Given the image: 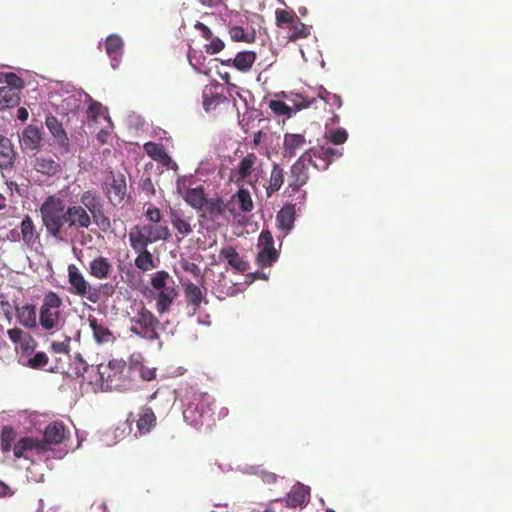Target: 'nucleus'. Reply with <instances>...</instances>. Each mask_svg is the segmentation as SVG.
Returning a JSON list of instances; mask_svg holds the SVG:
<instances>
[{
    "instance_id": "aec40b11",
    "label": "nucleus",
    "mask_w": 512,
    "mask_h": 512,
    "mask_svg": "<svg viewBox=\"0 0 512 512\" xmlns=\"http://www.w3.org/2000/svg\"><path fill=\"white\" fill-rule=\"evenodd\" d=\"M25 149L38 150L42 144V130L34 125H28L22 132L20 139Z\"/></svg>"
},
{
    "instance_id": "f704fd0d",
    "label": "nucleus",
    "mask_w": 512,
    "mask_h": 512,
    "mask_svg": "<svg viewBox=\"0 0 512 512\" xmlns=\"http://www.w3.org/2000/svg\"><path fill=\"white\" fill-rule=\"evenodd\" d=\"M21 239L27 246H32L35 242V225L32 218L26 215L20 224Z\"/></svg>"
},
{
    "instance_id": "603ef678",
    "label": "nucleus",
    "mask_w": 512,
    "mask_h": 512,
    "mask_svg": "<svg viewBox=\"0 0 512 512\" xmlns=\"http://www.w3.org/2000/svg\"><path fill=\"white\" fill-rule=\"evenodd\" d=\"M70 342H71V338L69 336H65V339L63 341L52 342L51 350L54 353H58V354H69Z\"/></svg>"
},
{
    "instance_id": "72a5a7b5",
    "label": "nucleus",
    "mask_w": 512,
    "mask_h": 512,
    "mask_svg": "<svg viewBox=\"0 0 512 512\" xmlns=\"http://www.w3.org/2000/svg\"><path fill=\"white\" fill-rule=\"evenodd\" d=\"M185 201L195 209H202L207 202L204 189L201 186L188 189Z\"/></svg>"
},
{
    "instance_id": "37998d69",
    "label": "nucleus",
    "mask_w": 512,
    "mask_h": 512,
    "mask_svg": "<svg viewBox=\"0 0 512 512\" xmlns=\"http://www.w3.org/2000/svg\"><path fill=\"white\" fill-rule=\"evenodd\" d=\"M239 208L243 212H250L253 209V201L250 192L246 189H239L235 195Z\"/></svg>"
},
{
    "instance_id": "58836bf2",
    "label": "nucleus",
    "mask_w": 512,
    "mask_h": 512,
    "mask_svg": "<svg viewBox=\"0 0 512 512\" xmlns=\"http://www.w3.org/2000/svg\"><path fill=\"white\" fill-rule=\"evenodd\" d=\"M16 432L12 427L4 426L0 435V448L3 452L11 450L12 444L15 441Z\"/></svg>"
},
{
    "instance_id": "4c0bfd02",
    "label": "nucleus",
    "mask_w": 512,
    "mask_h": 512,
    "mask_svg": "<svg viewBox=\"0 0 512 512\" xmlns=\"http://www.w3.org/2000/svg\"><path fill=\"white\" fill-rule=\"evenodd\" d=\"M139 255L135 259V266L142 271H149L155 267L151 253L145 248L137 251Z\"/></svg>"
},
{
    "instance_id": "bf43d9fd",
    "label": "nucleus",
    "mask_w": 512,
    "mask_h": 512,
    "mask_svg": "<svg viewBox=\"0 0 512 512\" xmlns=\"http://www.w3.org/2000/svg\"><path fill=\"white\" fill-rule=\"evenodd\" d=\"M141 188L147 196L155 195L156 190L150 177L141 178Z\"/></svg>"
},
{
    "instance_id": "2f4dec72",
    "label": "nucleus",
    "mask_w": 512,
    "mask_h": 512,
    "mask_svg": "<svg viewBox=\"0 0 512 512\" xmlns=\"http://www.w3.org/2000/svg\"><path fill=\"white\" fill-rule=\"evenodd\" d=\"M89 326L93 331V336L98 343L109 342L112 339V332L105 325L98 322V320L89 316Z\"/></svg>"
},
{
    "instance_id": "4d7b16f0",
    "label": "nucleus",
    "mask_w": 512,
    "mask_h": 512,
    "mask_svg": "<svg viewBox=\"0 0 512 512\" xmlns=\"http://www.w3.org/2000/svg\"><path fill=\"white\" fill-rule=\"evenodd\" d=\"M24 334V331L17 327L9 329L7 331L9 339L15 344H20L23 341V339L26 337L24 336Z\"/></svg>"
},
{
    "instance_id": "412c9836",
    "label": "nucleus",
    "mask_w": 512,
    "mask_h": 512,
    "mask_svg": "<svg viewBox=\"0 0 512 512\" xmlns=\"http://www.w3.org/2000/svg\"><path fill=\"white\" fill-rule=\"evenodd\" d=\"M285 177L286 172L284 168L280 164L274 163L268 179V185L266 186L267 197H271L283 187Z\"/></svg>"
},
{
    "instance_id": "a19ab883",
    "label": "nucleus",
    "mask_w": 512,
    "mask_h": 512,
    "mask_svg": "<svg viewBox=\"0 0 512 512\" xmlns=\"http://www.w3.org/2000/svg\"><path fill=\"white\" fill-rule=\"evenodd\" d=\"M204 207L212 218L221 216L225 211L224 202L220 198L207 199Z\"/></svg>"
},
{
    "instance_id": "473e14b6",
    "label": "nucleus",
    "mask_w": 512,
    "mask_h": 512,
    "mask_svg": "<svg viewBox=\"0 0 512 512\" xmlns=\"http://www.w3.org/2000/svg\"><path fill=\"white\" fill-rule=\"evenodd\" d=\"M19 102L20 92L11 87L0 88V110L15 107Z\"/></svg>"
},
{
    "instance_id": "79ce46f5",
    "label": "nucleus",
    "mask_w": 512,
    "mask_h": 512,
    "mask_svg": "<svg viewBox=\"0 0 512 512\" xmlns=\"http://www.w3.org/2000/svg\"><path fill=\"white\" fill-rule=\"evenodd\" d=\"M276 25L282 27L283 25H291L298 18L293 10L278 9L275 12Z\"/></svg>"
},
{
    "instance_id": "4be33fe9",
    "label": "nucleus",
    "mask_w": 512,
    "mask_h": 512,
    "mask_svg": "<svg viewBox=\"0 0 512 512\" xmlns=\"http://www.w3.org/2000/svg\"><path fill=\"white\" fill-rule=\"evenodd\" d=\"M17 153L10 139L0 136V169H11Z\"/></svg>"
},
{
    "instance_id": "49530a36",
    "label": "nucleus",
    "mask_w": 512,
    "mask_h": 512,
    "mask_svg": "<svg viewBox=\"0 0 512 512\" xmlns=\"http://www.w3.org/2000/svg\"><path fill=\"white\" fill-rule=\"evenodd\" d=\"M0 82L6 83L7 85L5 87H11L18 92H20V89L24 87L23 79L12 72L5 73L3 78H0Z\"/></svg>"
},
{
    "instance_id": "9b49d317",
    "label": "nucleus",
    "mask_w": 512,
    "mask_h": 512,
    "mask_svg": "<svg viewBox=\"0 0 512 512\" xmlns=\"http://www.w3.org/2000/svg\"><path fill=\"white\" fill-rule=\"evenodd\" d=\"M156 420V415L151 408L142 407L139 410L137 417H135L133 413H130L127 416L126 424L131 428L132 423L135 421L137 433H135L134 435L141 436L149 433L151 429L156 426Z\"/></svg>"
},
{
    "instance_id": "c9c22d12",
    "label": "nucleus",
    "mask_w": 512,
    "mask_h": 512,
    "mask_svg": "<svg viewBox=\"0 0 512 512\" xmlns=\"http://www.w3.org/2000/svg\"><path fill=\"white\" fill-rule=\"evenodd\" d=\"M289 33L288 39L290 41H297L299 39L307 38L310 35V27L302 23L299 18H297L294 23L288 26Z\"/></svg>"
},
{
    "instance_id": "a18cd8bd",
    "label": "nucleus",
    "mask_w": 512,
    "mask_h": 512,
    "mask_svg": "<svg viewBox=\"0 0 512 512\" xmlns=\"http://www.w3.org/2000/svg\"><path fill=\"white\" fill-rule=\"evenodd\" d=\"M36 341L35 339L30 336L26 335V337L23 339V341L20 343V349L21 353L19 355V363L21 364V360H23V357H31L32 353L34 352L36 348Z\"/></svg>"
},
{
    "instance_id": "5701e85b",
    "label": "nucleus",
    "mask_w": 512,
    "mask_h": 512,
    "mask_svg": "<svg viewBox=\"0 0 512 512\" xmlns=\"http://www.w3.org/2000/svg\"><path fill=\"white\" fill-rule=\"evenodd\" d=\"M219 256L224 258L231 267L239 272H245L249 268V263L245 261L232 246L222 248Z\"/></svg>"
},
{
    "instance_id": "1a4fd4ad",
    "label": "nucleus",
    "mask_w": 512,
    "mask_h": 512,
    "mask_svg": "<svg viewBox=\"0 0 512 512\" xmlns=\"http://www.w3.org/2000/svg\"><path fill=\"white\" fill-rule=\"evenodd\" d=\"M124 367L125 363L117 360L109 361L107 365L100 364L96 366L93 382L101 386L106 384V387L109 388L112 386L114 379L123 372Z\"/></svg>"
},
{
    "instance_id": "13d9d810",
    "label": "nucleus",
    "mask_w": 512,
    "mask_h": 512,
    "mask_svg": "<svg viewBox=\"0 0 512 512\" xmlns=\"http://www.w3.org/2000/svg\"><path fill=\"white\" fill-rule=\"evenodd\" d=\"M157 368L147 367L145 365H141L140 367V376L145 381H151L156 378Z\"/></svg>"
},
{
    "instance_id": "393cba45",
    "label": "nucleus",
    "mask_w": 512,
    "mask_h": 512,
    "mask_svg": "<svg viewBox=\"0 0 512 512\" xmlns=\"http://www.w3.org/2000/svg\"><path fill=\"white\" fill-rule=\"evenodd\" d=\"M306 144L305 136L302 134L287 133L284 136L283 155L285 157H294L298 150Z\"/></svg>"
},
{
    "instance_id": "b1692460",
    "label": "nucleus",
    "mask_w": 512,
    "mask_h": 512,
    "mask_svg": "<svg viewBox=\"0 0 512 512\" xmlns=\"http://www.w3.org/2000/svg\"><path fill=\"white\" fill-rule=\"evenodd\" d=\"M112 269L113 267L110 261L103 256L93 259L89 264V274L100 280L107 279Z\"/></svg>"
},
{
    "instance_id": "39448f33",
    "label": "nucleus",
    "mask_w": 512,
    "mask_h": 512,
    "mask_svg": "<svg viewBox=\"0 0 512 512\" xmlns=\"http://www.w3.org/2000/svg\"><path fill=\"white\" fill-rule=\"evenodd\" d=\"M68 283L70 284L69 291L71 294L86 298L92 303L99 301V291L88 283L74 264L68 266Z\"/></svg>"
},
{
    "instance_id": "de8ad7c7",
    "label": "nucleus",
    "mask_w": 512,
    "mask_h": 512,
    "mask_svg": "<svg viewBox=\"0 0 512 512\" xmlns=\"http://www.w3.org/2000/svg\"><path fill=\"white\" fill-rule=\"evenodd\" d=\"M171 222L181 234H188L191 231L190 224L182 218L176 211H171Z\"/></svg>"
},
{
    "instance_id": "8fccbe9b",
    "label": "nucleus",
    "mask_w": 512,
    "mask_h": 512,
    "mask_svg": "<svg viewBox=\"0 0 512 512\" xmlns=\"http://www.w3.org/2000/svg\"><path fill=\"white\" fill-rule=\"evenodd\" d=\"M290 101L295 107V110L300 111L302 109L311 107L315 103L316 98H308L302 94H296L293 98L290 99Z\"/></svg>"
},
{
    "instance_id": "c03bdc74",
    "label": "nucleus",
    "mask_w": 512,
    "mask_h": 512,
    "mask_svg": "<svg viewBox=\"0 0 512 512\" xmlns=\"http://www.w3.org/2000/svg\"><path fill=\"white\" fill-rule=\"evenodd\" d=\"M230 37L236 42L252 43L255 40L254 33L248 34L240 26H233L229 30Z\"/></svg>"
},
{
    "instance_id": "f3484780",
    "label": "nucleus",
    "mask_w": 512,
    "mask_h": 512,
    "mask_svg": "<svg viewBox=\"0 0 512 512\" xmlns=\"http://www.w3.org/2000/svg\"><path fill=\"white\" fill-rule=\"evenodd\" d=\"M35 451L37 454L45 452V446L42 444L41 439L33 437H23L16 442L13 448L14 456L16 458H28L26 452Z\"/></svg>"
},
{
    "instance_id": "6e6d98bb",
    "label": "nucleus",
    "mask_w": 512,
    "mask_h": 512,
    "mask_svg": "<svg viewBox=\"0 0 512 512\" xmlns=\"http://www.w3.org/2000/svg\"><path fill=\"white\" fill-rule=\"evenodd\" d=\"M144 150L154 160L160 161V145L153 143V142H147L144 145Z\"/></svg>"
},
{
    "instance_id": "5fc2aeb1",
    "label": "nucleus",
    "mask_w": 512,
    "mask_h": 512,
    "mask_svg": "<svg viewBox=\"0 0 512 512\" xmlns=\"http://www.w3.org/2000/svg\"><path fill=\"white\" fill-rule=\"evenodd\" d=\"M210 39H211V42L205 46L206 52L208 54H211V55L217 54L224 49L225 44L220 38L215 37V38H210Z\"/></svg>"
},
{
    "instance_id": "a878e982",
    "label": "nucleus",
    "mask_w": 512,
    "mask_h": 512,
    "mask_svg": "<svg viewBox=\"0 0 512 512\" xmlns=\"http://www.w3.org/2000/svg\"><path fill=\"white\" fill-rule=\"evenodd\" d=\"M295 207L294 205H285L277 213L276 224L277 227L284 231L286 235L294 226L295 221Z\"/></svg>"
},
{
    "instance_id": "dca6fc26",
    "label": "nucleus",
    "mask_w": 512,
    "mask_h": 512,
    "mask_svg": "<svg viewBox=\"0 0 512 512\" xmlns=\"http://www.w3.org/2000/svg\"><path fill=\"white\" fill-rule=\"evenodd\" d=\"M257 59L254 51H241L234 58L221 60V64L228 67H235L240 72H248Z\"/></svg>"
},
{
    "instance_id": "f257e3e1",
    "label": "nucleus",
    "mask_w": 512,
    "mask_h": 512,
    "mask_svg": "<svg viewBox=\"0 0 512 512\" xmlns=\"http://www.w3.org/2000/svg\"><path fill=\"white\" fill-rule=\"evenodd\" d=\"M79 202V205L67 206L61 193L50 195L43 201L40 214L49 236L63 241L69 228L88 229L92 223L103 232L111 228L103 200L96 190L84 191Z\"/></svg>"
},
{
    "instance_id": "bb28decb",
    "label": "nucleus",
    "mask_w": 512,
    "mask_h": 512,
    "mask_svg": "<svg viewBox=\"0 0 512 512\" xmlns=\"http://www.w3.org/2000/svg\"><path fill=\"white\" fill-rule=\"evenodd\" d=\"M178 296V290L174 285L172 278L162 271V313L168 309V306Z\"/></svg>"
},
{
    "instance_id": "338daca9",
    "label": "nucleus",
    "mask_w": 512,
    "mask_h": 512,
    "mask_svg": "<svg viewBox=\"0 0 512 512\" xmlns=\"http://www.w3.org/2000/svg\"><path fill=\"white\" fill-rule=\"evenodd\" d=\"M220 78L228 85V90L238 89V86L231 82V76L228 72L220 73Z\"/></svg>"
},
{
    "instance_id": "052dcab7",
    "label": "nucleus",
    "mask_w": 512,
    "mask_h": 512,
    "mask_svg": "<svg viewBox=\"0 0 512 512\" xmlns=\"http://www.w3.org/2000/svg\"><path fill=\"white\" fill-rule=\"evenodd\" d=\"M88 116L96 119L103 115V106L100 103L93 102L88 108Z\"/></svg>"
},
{
    "instance_id": "7ed1b4c3",
    "label": "nucleus",
    "mask_w": 512,
    "mask_h": 512,
    "mask_svg": "<svg viewBox=\"0 0 512 512\" xmlns=\"http://www.w3.org/2000/svg\"><path fill=\"white\" fill-rule=\"evenodd\" d=\"M313 166V160L308 153H303L290 167L287 174V187L285 193L289 195L298 193L303 186H305L309 179L308 166Z\"/></svg>"
},
{
    "instance_id": "e433bc0d",
    "label": "nucleus",
    "mask_w": 512,
    "mask_h": 512,
    "mask_svg": "<svg viewBox=\"0 0 512 512\" xmlns=\"http://www.w3.org/2000/svg\"><path fill=\"white\" fill-rule=\"evenodd\" d=\"M123 49V41L118 35H110L105 41L106 53L112 58H116L121 54Z\"/></svg>"
},
{
    "instance_id": "09e8293b",
    "label": "nucleus",
    "mask_w": 512,
    "mask_h": 512,
    "mask_svg": "<svg viewBox=\"0 0 512 512\" xmlns=\"http://www.w3.org/2000/svg\"><path fill=\"white\" fill-rule=\"evenodd\" d=\"M15 306L9 301L8 297L4 294L0 295V314H2L10 323L13 319Z\"/></svg>"
},
{
    "instance_id": "a211bd4d",
    "label": "nucleus",
    "mask_w": 512,
    "mask_h": 512,
    "mask_svg": "<svg viewBox=\"0 0 512 512\" xmlns=\"http://www.w3.org/2000/svg\"><path fill=\"white\" fill-rule=\"evenodd\" d=\"M107 197L114 206L119 205L127 194V186L124 175L113 176L112 182L107 187Z\"/></svg>"
},
{
    "instance_id": "ddd939ff",
    "label": "nucleus",
    "mask_w": 512,
    "mask_h": 512,
    "mask_svg": "<svg viewBox=\"0 0 512 512\" xmlns=\"http://www.w3.org/2000/svg\"><path fill=\"white\" fill-rule=\"evenodd\" d=\"M275 501L285 502L288 508L306 506L310 501V488L302 484L295 485L284 499H277Z\"/></svg>"
},
{
    "instance_id": "3c124183",
    "label": "nucleus",
    "mask_w": 512,
    "mask_h": 512,
    "mask_svg": "<svg viewBox=\"0 0 512 512\" xmlns=\"http://www.w3.org/2000/svg\"><path fill=\"white\" fill-rule=\"evenodd\" d=\"M269 108L277 115L291 116L292 108L281 100H271L269 102Z\"/></svg>"
},
{
    "instance_id": "c756f323",
    "label": "nucleus",
    "mask_w": 512,
    "mask_h": 512,
    "mask_svg": "<svg viewBox=\"0 0 512 512\" xmlns=\"http://www.w3.org/2000/svg\"><path fill=\"white\" fill-rule=\"evenodd\" d=\"M34 169L47 176L56 175L61 171V165L51 157H37L34 162Z\"/></svg>"
},
{
    "instance_id": "774afa93",
    "label": "nucleus",
    "mask_w": 512,
    "mask_h": 512,
    "mask_svg": "<svg viewBox=\"0 0 512 512\" xmlns=\"http://www.w3.org/2000/svg\"><path fill=\"white\" fill-rule=\"evenodd\" d=\"M327 104L331 107L340 108L342 106V99L339 95L332 93Z\"/></svg>"
},
{
    "instance_id": "ea45409f",
    "label": "nucleus",
    "mask_w": 512,
    "mask_h": 512,
    "mask_svg": "<svg viewBox=\"0 0 512 512\" xmlns=\"http://www.w3.org/2000/svg\"><path fill=\"white\" fill-rule=\"evenodd\" d=\"M185 294L189 303H191L195 307L200 306L203 299V294L197 285L193 283H188L185 287Z\"/></svg>"
},
{
    "instance_id": "f8f14e48",
    "label": "nucleus",
    "mask_w": 512,
    "mask_h": 512,
    "mask_svg": "<svg viewBox=\"0 0 512 512\" xmlns=\"http://www.w3.org/2000/svg\"><path fill=\"white\" fill-rule=\"evenodd\" d=\"M45 125L53 136L54 141L58 146L59 152L61 154L68 153L70 141L62 123L57 119L56 116L48 115L45 119Z\"/></svg>"
},
{
    "instance_id": "7c9ffc66",
    "label": "nucleus",
    "mask_w": 512,
    "mask_h": 512,
    "mask_svg": "<svg viewBox=\"0 0 512 512\" xmlns=\"http://www.w3.org/2000/svg\"><path fill=\"white\" fill-rule=\"evenodd\" d=\"M48 364H49V357L43 351L37 352L34 355H32L31 357L24 356L23 360H21V365L29 367L31 369H35V370L43 369V370H47V371H52V368H46Z\"/></svg>"
},
{
    "instance_id": "cd10ccee",
    "label": "nucleus",
    "mask_w": 512,
    "mask_h": 512,
    "mask_svg": "<svg viewBox=\"0 0 512 512\" xmlns=\"http://www.w3.org/2000/svg\"><path fill=\"white\" fill-rule=\"evenodd\" d=\"M70 370L76 377L85 378L87 374V379L90 383H93L96 366L89 365L80 354H77L74 357V360L70 365Z\"/></svg>"
},
{
    "instance_id": "2eb2a0df",
    "label": "nucleus",
    "mask_w": 512,
    "mask_h": 512,
    "mask_svg": "<svg viewBox=\"0 0 512 512\" xmlns=\"http://www.w3.org/2000/svg\"><path fill=\"white\" fill-rule=\"evenodd\" d=\"M43 436L41 441L45 446V451H47L50 445H57L63 442L66 437V427L62 422L54 421L45 428Z\"/></svg>"
},
{
    "instance_id": "680f3d73",
    "label": "nucleus",
    "mask_w": 512,
    "mask_h": 512,
    "mask_svg": "<svg viewBox=\"0 0 512 512\" xmlns=\"http://www.w3.org/2000/svg\"><path fill=\"white\" fill-rule=\"evenodd\" d=\"M182 267L186 272H189L196 277L200 276V274H201L200 267L193 262L185 261L183 263Z\"/></svg>"
},
{
    "instance_id": "864d4df0",
    "label": "nucleus",
    "mask_w": 512,
    "mask_h": 512,
    "mask_svg": "<svg viewBox=\"0 0 512 512\" xmlns=\"http://www.w3.org/2000/svg\"><path fill=\"white\" fill-rule=\"evenodd\" d=\"M326 138L333 144L341 145L344 142H346V140L348 138V134L345 129L340 128V129L333 131L329 135H326Z\"/></svg>"
},
{
    "instance_id": "6e6552de",
    "label": "nucleus",
    "mask_w": 512,
    "mask_h": 512,
    "mask_svg": "<svg viewBox=\"0 0 512 512\" xmlns=\"http://www.w3.org/2000/svg\"><path fill=\"white\" fill-rule=\"evenodd\" d=\"M313 160V167L319 171H325L329 166L343 155L342 148L318 146L305 151Z\"/></svg>"
},
{
    "instance_id": "f03ea898",
    "label": "nucleus",
    "mask_w": 512,
    "mask_h": 512,
    "mask_svg": "<svg viewBox=\"0 0 512 512\" xmlns=\"http://www.w3.org/2000/svg\"><path fill=\"white\" fill-rule=\"evenodd\" d=\"M63 300L52 290L43 295L39 307V329L49 335L60 331L65 322L66 314Z\"/></svg>"
},
{
    "instance_id": "20e7f679",
    "label": "nucleus",
    "mask_w": 512,
    "mask_h": 512,
    "mask_svg": "<svg viewBox=\"0 0 512 512\" xmlns=\"http://www.w3.org/2000/svg\"><path fill=\"white\" fill-rule=\"evenodd\" d=\"M213 403L207 393L192 392L188 404L183 411V417L189 424L197 427L203 424V418Z\"/></svg>"
},
{
    "instance_id": "6ab92c4d",
    "label": "nucleus",
    "mask_w": 512,
    "mask_h": 512,
    "mask_svg": "<svg viewBox=\"0 0 512 512\" xmlns=\"http://www.w3.org/2000/svg\"><path fill=\"white\" fill-rule=\"evenodd\" d=\"M262 164L261 159L254 153H248L238 163L236 169L237 179L236 182L248 179L252 173Z\"/></svg>"
},
{
    "instance_id": "c85d7f7f",
    "label": "nucleus",
    "mask_w": 512,
    "mask_h": 512,
    "mask_svg": "<svg viewBox=\"0 0 512 512\" xmlns=\"http://www.w3.org/2000/svg\"><path fill=\"white\" fill-rule=\"evenodd\" d=\"M202 98L203 107L206 111L215 109L217 106L227 101V98L223 94L217 92L215 87L208 86L203 90Z\"/></svg>"
},
{
    "instance_id": "423d86ee",
    "label": "nucleus",
    "mask_w": 512,
    "mask_h": 512,
    "mask_svg": "<svg viewBox=\"0 0 512 512\" xmlns=\"http://www.w3.org/2000/svg\"><path fill=\"white\" fill-rule=\"evenodd\" d=\"M160 239V228L157 224L134 226L129 232V241L135 251L147 248L148 244Z\"/></svg>"
},
{
    "instance_id": "9d476101",
    "label": "nucleus",
    "mask_w": 512,
    "mask_h": 512,
    "mask_svg": "<svg viewBox=\"0 0 512 512\" xmlns=\"http://www.w3.org/2000/svg\"><path fill=\"white\" fill-rule=\"evenodd\" d=\"M134 321L136 326L133 327V330L136 333L147 339L158 338V333L156 330L158 320L151 312L145 308H142L134 318Z\"/></svg>"
},
{
    "instance_id": "0e129e2a",
    "label": "nucleus",
    "mask_w": 512,
    "mask_h": 512,
    "mask_svg": "<svg viewBox=\"0 0 512 512\" xmlns=\"http://www.w3.org/2000/svg\"><path fill=\"white\" fill-rule=\"evenodd\" d=\"M145 215L151 222L158 223L160 221V209L159 208L149 207L146 210Z\"/></svg>"
},
{
    "instance_id": "4468645a",
    "label": "nucleus",
    "mask_w": 512,
    "mask_h": 512,
    "mask_svg": "<svg viewBox=\"0 0 512 512\" xmlns=\"http://www.w3.org/2000/svg\"><path fill=\"white\" fill-rule=\"evenodd\" d=\"M15 314L19 324L26 329L35 330L39 328V316L35 305L25 303L22 306H15Z\"/></svg>"
},
{
    "instance_id": "0eeeda50",
    "label": "nucleus",
    "mask_w": 512,
    "mask_h": 512,
    "mask_svg": "<svg viewBox=\"0 0 512 512\" xmlns=\"http://www.w3.org/2000/svg\"><path fill=\"white\" fill-rule=\"evenodd\" d=\"M257 247L259 249L256 256V263L262 267H271L279 258V252L274 248V239L271 231L262 230Z\"/></svg>"
},
{
    "instance_id": "e2e57ef3",
    "label": "nucleus",
    "mask_w": 512,
    "mask_h": 512,
    "mask_svg": "<svg viewBox=\"0 0 512 512\" xmlns=\"http://www.w3.org/2000/svg\"><path fill=\"white\" fill-rule=\"evenodd\" d=\"M162 167H166L167 169H171L176 171L178 169V166L175 161L171 159V157L162 151Z\"/></svg>"
},
{
    "instance_id": "69168bd1",
    "label": "nucleus",
    "mask_w": 512,
    "mask_h": 512,
    "mask_svg": "<svg viewBox=\"0 0 512 512\" xmlns=\"http://www.w3.org/2000/svg\"><path fill=\"white\" fill-rule=\"evenodd\" d=\"M194 27H195L196 30L201 32L202 37H204L205 39L212 38L211 30L205 24H203L202 22L197 21L195 23Z\"/></svg>"
}]
</instances>
